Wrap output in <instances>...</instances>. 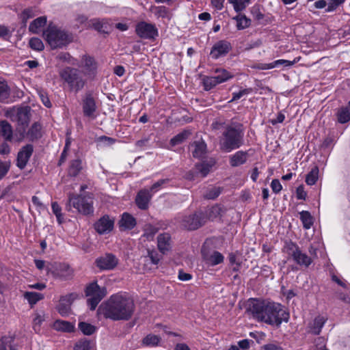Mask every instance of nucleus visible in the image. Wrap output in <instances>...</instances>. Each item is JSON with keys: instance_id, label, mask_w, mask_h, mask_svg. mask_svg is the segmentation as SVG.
I'll return each instance as SVG.
<instances>
[{"instance_id": "nucleus-1", "label": "nucleus", "mask_w": 350, "mask_h": 350, "mask_svg": "<svg viewBox=\"0 0 350 350\" xmlns=\"http://www.w3.org/2000/svg\"><path fill=\"white\" fill-rule=\"evenodd\" d=\"M246 312L255 320L269 325H280L282 321L287 322L289 314L280 304L268 302L259 299H250Z\"/></svg>"}, {"instance_id": "nucleus-2", "label": "nucleus", "mask_w": 350, "mask_h": 350, "mask_svg": "<svg viewBox=\"0 0 350 350\" xmlns=\"http://www.w3.org/2000/svg\"><path fill=\"white\" fill-rule=\"evenodd\" d=\"M106 319L113 321H127L134 312L135 305L132 299L121 294H115L99 308Z\"/></svg>"}, {"instance_id": "nucleus-3", "label": "nucleus", "mask_w": 350, "mask_h": 350, "mask_svg": "<svg viewBox=\"0 0 350 350\" xmlns=\"http://www.w3.org/2000/svg\"><path fill=\"white\" fill-rule=\"evenodd\" d=\"M244 144V132L241 125H228L219 137V145L221 151L230 152Z\"/></svg>"}, {"instance_id": "nucleus-4", "label": "nucleus", "mask_w": 350, "mask_h": 350, "mask_svg": "<svg viewBox=\"0 0 350 350\" xmlns=\"http://www.w3.org/2000/svg\"><path fill=\"white\" fill-rule=\"evenodd\" d=\"M43 36L52 49L62 48L73 40L72 33L52 25L46 28Z\"/></svg>"}, {"instance_id": "nucleus-5", "label": "nucleus", "mask_w": 350, "mask_h": 350, "mask_svg": "<svg viewBox=\"0 0 350 350\" xmlns=\"http://www.w3.org/2000/svg\"><path fill=\"white\" fill-rule=\"evenodd\" d=\"M72 207L82 215H91L94 213L92 198L90 195L70 194L66 208L71 211Z\"/></svg>"}, {"instance_id": "nucleus-6", "label": "nucleus", "mask_w": 350, "mask_h": 350, "mask_svg": "<svg viewBox=\"0 0 350 350\" xmlns=\"http://www.w3.org/2000/svg\"><path fill=\"white\" fill-rule=\"evenodd\" d=\"M59 74L62 80L68 84L70 90L78 92L84 88L85 81L78 69L67 66L61 70Z\"/></svg>"}, {"instance_id": "nucleus-7", "label": "nucleus", "mask_w": 350, "mask_h": 350, "mask_svg": "<svg viewBox=\"0 0 350 350\" xmlns=\"http://www.w3.org/2000/svg\"><path fill=\"white\" fill-rule=\"evenodd\" d=\"M283 250L288 255L291 256L293 260L300 266L308 267L312 262V258L303 253L299 247L291 241L285 243Z\"/></svg>"}, {"instance_id": "nucleus-8", "label": "nucleus", "mask_w": 350, "mask_h": 350, "mask_svg": "<svg viewBox=\"0 0 350 350\" xmlns=\"http://www.w3.org/2000/svg\"><path fill=\"white\" fill-rule=\"evenodd\" d=\"M106 288H100L96 282L90 283L85 288V295L90 297L88 299V304L91 310L96 309L99 302L106 295Z\"/></svg>"}, {"instance_id": "nucleus-9", "label": "nucleus", "mask_w": 350, "mask_h": 350, "mask_svg": "<svg viewBox=\"0 0 350 350\" xmlns=\"http://www.w3.org/2000/svg\"><path fill=\"white\" fill-rule=\"evenodd\" d=\"M82 73L90 79H94L98 71V63L89 55H83L78 64Z\"/></svg>"}, {"instance_id": "nucleus-10", "label": "nucleus", "mask_w": 350, "mask_h": 350, "mask_svg": "<svg viewBox=\"0 0 350 350\" xmlns=\"http://www.w3.org/2000/svg\"><path fill=\"white\" fill-rule=\"evenodd\" d=\"M82 111L84 117L94 120L96 118L97 105L96 99L91 92H87L81 100Z\"/></svg>"}, {"instance_id": "nucleus-11", "label": "nucleus", "mask_w": 350, "mask_h": 350, "mask_svg": "<svg viewBox=\"0 0 350 350\" xmlns=\"http://www.w3.org/2000/svg\"><path fill=\"white\" fill-rule=\"evenodd\" d=\"M48 273H51L54 278L62 280H70L73 276L72 269L67 264L55 262L51 267H47Z\"/></svg>"}, {"instance_id": "nucleus-12", "label": "nucleus", "mask_w": 350, "mask_h": 350, "mask_svg": "<svg viewBox=\"0 0 350 350\" xmlns=\"http://www.w3.org/2000/svg\"><path fill=\"white\" fill-rule=\"evenodd\" d=\"M206 222V217L202 212H196L183 217L181 224L189 230H195L202 226Z\"/></svg>"}, {"instance_id": "nucleus-13", "label": "nucleus", "mask_w": 350, "mask_h": 350, "mask_svg": "<svg viewBox=\"0 0 350 350\" xmlns=\"http://www.w3.org/2000/svg\"><path fill=\"white\" fill-rule=\"evenodd\" d=\"M203 261L209 267H214L224 262V256L216 250L207 249L204 246L201 250Z\"/></svg>"}, {"instance_id": "nucleus-14", "label": "nucleus", "mask_w": 350, "mask_h": 350, "mask_svg": "<svg viewBox=\"0 0 350 350\" xmlns=\"http://www.w3.org/2000/svg\"><path fill=\"white\" fill-rule=\"evenodd\" d=\"M136 33L144 39H152L158 36V31L154 25L140 22L136 25Z\"/></svg>"}, {"instance_id": "nucleus-15", "label": "nucleus", "mask_w": 350, "mask_h": 350, "mask_svg": "<svg viewBox=\"0 0 350 350\" xmlns=\"http://www.w3.org/2000/svg\"><path fill=\"white\" fill-rule=\"evenodd\" d=\"M31 118V107L25 106L20 107L16 112V122L21 133H25Z\"/></svg>"}, {"instance_id": "nucleus-16", "label": "nucleus", "mask_w": 350, "mask_h": 350, "mask_svg": "<svg viewBox=\"0 0 350 350\" xmlns=\"http://www.w3.org/2000/svg\"><path fill=\"white\" fill-rule=\"evenodd\" d=\"M118 260L113 254L107 253L96 260V265L100 270H112L118 265Z\"/></svg>"}, {"instance_id": "nucleus-17", "label": "nucleus", "mask_w": 350, "mask_h": 350, "mask_svg": "<svg viewBox=\"0 0 350 350\" xmlns=\"http://www.w3.org/2000/svg\"><path fill=\"white\" fill-rule=\"evenodd\" d=\"M231 49V44L226 40H219L214 44L213 46L210 55L214 59H217L220 57L225 56Z\"/></svg>"}, {"instance_id": "nucleus-18", "label": "nucleus", "mask_w": 350, "mask_h": 350, "mask_svg": "<svg viewBox=\"0 0 350 350\" xmlns=\"http://www.w3.org/2000/svg\"><path fill=\"white\" fill-rule=\"evenodd\" d=\"M113 219H110L109 215H105L95 222L94 227L99 234H104L110 232L113 228Z\"/></svg>"}, {"instance_id": "nucleus-19", "label": "nucleus", "mask_w": 350, "mask_h": 350, "mask_svg": "<svg viewBox=\"0 0 350 350\" xmlns=\"http://www.w3.org/2000/svg\"><path fill=\"white\" fill-rule=\"evenodd\" d=\"M33 151V147L31 144H27L22 148L18 152L16 159V165L21 170H23L26 166L29 158L31 157Z\"/></svg>"}, {"instance_id": "nucleus-20", "label": "nucleus", "mask_w": 350, "mask_h": 350, "mask_svg": "<svg viewBox=\"0 0 350 350\" xmlns=\"http://www.w3.org/2000/svg\"><path fill=\"white\" fill-rule=\"evenodd\" d=\"M75 297L76 295L74 293H70L61 297L57 308L62 316L68 315L70 311V306Z\"/></svg>"}, {"instance_id": "nucleus-21", "label": "nucleus", "mask_w": 350, "mask_h": 350, "mask_svg": "<svg viewBox=\"0 0 350 350\" xmlns=\"http://www.w3.org/2000/svg\"><path fill=\"white\" fill-rule=\"evenodd\" d=\"M152 198L150 191L148 189L140 190L135 198V203L139 208L146 210L148 207V204Z\"/></svg>"}, {"instance_id": "nucleus-22", "label": "nucleus", "mask_w": 350, "mask_h": 350, "mask_svg": "<svg viewBox=\"0 0 350 350\" xmlns=\"http://www.w3.org/2000/svg\"><path fill=\"white\" fill-rule=\"evenodd\" d=\"M21 135L25 136L29 141L38 140L42 136L41 124L38 122H33L28 131H25V133H21Z\"/></svg>"}, {"instance_id": "nucleus-23", "label": "nucleus", "mask_w": 350, "mask_h": 350, "mask_svg": "<svg viewBox=\"0 0 350 350\" xmlns=\"http://www.w3.org/2000/svg\"><path fill=\"white\" fill-rule=\"evenodd\" d=\"M157 246L159 251L163 254L170 250L172 247L170 234L168 233L159 234L157 237Z\"/></svg>"}, {"instance_id": "nucleus-24", "label": "nucleus", "mask_w": 350, "mask_h": 350, "mask_svg": "<svg viewBox=\"0 0 350 350\" xmlns=\"http://www.w3.org/2000/svg\"><path fill=\"white\" fill-rule=\"evenodd\" d=\"M327 321V318L326 317L322 315L317 316L308 325L310 332L314 335H319Z\"/></svg>"}, {"instance_id": "nucleus-25", "label": "nucleus", "mask_w": 350, "mask_h": 350, "mask_svg": "<svg viewBox=\"0 0 350 350\" xmlns=\"http://www.w3.org/2000/svg\"><path fill=\"white\" fill-rule=\"evenodd\" d=\"M215 160L213 158H210L201 163H196L195 165L196 172L202 177H205L210 172L211 169L215 165Z\"/></svg>"}, {"instance_id": "nucleus-26", "label": "nucleus", "mask_w": 350, "mask_h": 350, "mask_svg": "<svg viewBox=\"0 0 350 350\" xmlns=\"http://www.w3.org/2000/svg\"><path fill=\"white\" fill-rule=\"evenodd\" d=\"M248 157V151H237L230 157V164L232 167L241 165L246 163Z\"/></svg>"}, {"instance_id": "nucleus-27", "label": "nucleus", "mask_w": 350, "mask_h": 350, "mask_svg": "<svg viewBox=\"0 0 350 350\" xmlns=\"http://www.w3.org/2000/svg\"><path fill=\"white\" fill-rule=\"evenodd\" d=\"M299 58H295L293 61L286 59H278L271 63L263 64L259 68L262 70H269L280 66H283L284 67H290L294 65L295 63H297L299 61Z\"/></svg>"}, {"instance_id": "nucleus-28", "label": "nucleus", "mask_w": 350, "mask_h": 350, "mask_svg": "<svg viewBox=\"0 0 350 350\" xmlns=\"http://www.w3.org/2000/svg\"><path fill=\"white\" fill-rule=\"evenodd\" d=\"M136 224L135 217L128 213H124L119 221L120 227L124 230H131L135 227Z\"/></svg>"}, {"instance_id": "nucleus-29", "label": "nucleus", "mask_w": 350, "mask_h": 350, "mask_svg": "<svg viewBox=\"0 0 350 350\" xmlns=\"http://www.w3.org/2000/svg\"><path fill=\"white\" fill-rule=\"evenodd\" d=\"M192 155L195 158L201 159L206 152V144L204 141H196L191 144Z\"/></svg>"}, {"instance_id": "nucleus-30", "label": "nucleus", "mask_w": 350, "mask_h": 350, "mask_svg": "<svg viewBox=\"0 0 350 350\" xmlns=\"http://www.w3.org/2000/svg\"><path fill=\"white\" fill-rule=\"evenodd\" d=\"M53 328L59 332H73L75 331V325L72 323L64 320H56L53 323Z\"/></svg>"}, {"instance_id": "nucleus-31", "label": "nucleus", "mask_w": 350, "mask_h": 350, "mask_svg": "<svg viewBox=\"0 0 350 350\" xmlns=\"http://www.w3.org/2000/svg\"><path fill=\"white\" fill-rule=\"evenodd\" d=\"M47 21L46 16H42L34 19L29 26V31L33 33H38L40 28L44 27Z\"/></svg>"}, {"instance_id": "nucleus-32", "label": "nucleus", "mask_w": 350, "mask_h": 350, "mask_svg": "<svg viewBox=\"0 0 350 350\" xmlns=\"http://www.w3.org/2000/svg\"><path fill=\"white\" fill-rule=\"evenodd\" d=\"M0 134L6 141H11L12 139V127L11 124L5 120L0 122Z\"/></svg>"}, {"instance_id": "nucleus-33", "label": "nucleus", "mask_w": 350, "mask_h": 350, "mask_svg": "<svg viewBox=\"0 0 350 350\" xmlns=\"http://www.w3.org/2000/svg\"><path fill=\"white\" fill-rule=\"evenodd\" d=\"M82 161L79 159H73L70 161L68 168V175L70 176H77L82 170Z\"/></svg>"}, {"instance_id": "nucleus-34", "label": "nucleus", "mask_w": 350, "mask_h": 350, "mask_svg": "<svg viewBox=\"0 0 350 350\" xmlns=\"http://www.w3.org/2000/svg\"><path fill=\"white\" fill-rule=\"evenodd\" d=\"M338 121L340 124H345L350 121V107H343L337 111Z\"/></svg>"}, {"instance_id": "nucleus-35", "label": "nucleus", "mask_w": 350, "mask_h": 350, "mask_svg": "<svg viewBox=\"0 0 350 350\" xmlns=\"http://www.w3.org/2000/svg\"><path fill=\"white\" fill-rule=\"evenodd\" d=\"M299 214L304 228L306 230L310 229L314 224V219L310 213L307 211H303Z\"/></svg>"}, {"instance_id": "nucleus-36", "label": "nucleus", "mask_w": 350, "mask_h": 350, "mask_svg": "<svg viewBox=\"0 0 350 350\" xmlns=\"http://www.w3.org/2000/svg\"><path fill=\"white\" fill-rule=\"evenodd\" d=\"M10 94V89L5 81H0V101L8 103Z\"/></svg>"}, {"instance_id": "nucleus-37", "label": "nucleus", "mask_w": 350, "mask_h": 350, "mask_svg": "<svg viewBox=\"0 0 350 350\" xmlns=\"http://www.w3.org/2000/svg\"><path fill=\"white\" fill-rule=\"evenodd\" d=\"M23 297L31 306L44 298V295L40 293L29 291L25 292Z\"/></svg>"}, {"instance_id": "nucleus-38", "label": "nucleus", "mask_w": 350, "mask_h": 350, "mask_svg": "<svg viewBox=\"0 0 350 350\" xmlns=\"http://www.w3.org/2000/svg\"><path fill=\"white\" fill-rule=\"evenodd\" d=\"M190 135V132L188 131H183L174 137H173L170 142V144L172 146H175L176 145L182 144L183 142H185Z\"/></svg>"}, {"instance_id": "nucleus-39", "label": "nucleus", "mask_w": 350, "mask_h": 350, "mask_svg": "<svg viewBox=\"0 0 350 350\" xmlns=\"http://www.w3.org/2000/svg\"><path fill=\"white\" fill-rule=\"evenodd\" d=\"M215 73V75H214V77H216L217 81L220 80L219 83L225 82L233 77L232 75H231L229 72L223 68L216 69Z\"/></svg>"}, {"instance_id": "nucleus-40", "label": "nucleus", "mask_w": 350, "mask_h": 350, "mask_svg": "<svg viewBox=\"0 0 350 350\" xmlns=\"http://www.w3.org/2000/svg\"><path fill=\"white\" fill-rule=\"evenodd\" d=\"M319 177V167L317 166H314L312 168L310 172L306 175V183L308 185H314Z\"/></svg>"}, {"instance_id": "nucleus-41", "label": "nucleus", "mask_w": 350, "mask_h": 350, "mask_svg": "<svg viewBox=\"0 0 350 350\" xmlns=\"http://www.w3.org/2000/svg\"><path fill=\"white\" fill-rule=\"evenodd\" d=\"M219 81L216 79L215 77H204L202 79V83L204 85V89L206 91H208L216 86L217 84H219Z\"/></svg>"}, {"instance_id": "nucleus-42", "label": "nucleus", "mask_w": 350, "mask_h": 350, "mask_svg": "<svg viewBox=\"0 0 350 350\" xmlns=\"http://www.w3.org/2000/svg\"><path fill=\"white\" fill-rule=\"evenodd\" d=\"M36 15V14L33 8H28L25 9L20 14V18L23 26H26L27 21L33 18Z\"/></svg>"}, {"instance_id": "nucleus-43", "label": "nucleus", "mask_w": 350, "mask_h": 350, "mask_svg": "<svg viewBox=\"0 0 350 350\" xmlns=\"http://www.w3.org/2000/svg\"><path fill=\"white\" fill-rule=\"evenodd\" d=\"M221 191L222 188L220 187H212L206 190L204 198L208 200H214L220 195Z\"/></svg>"}, {"instance_id": "nucleus-44", "label": "nucleus", "mask_w": 350, "mask_h": 350, "mask_svg": "<svg viewBox=\"0 0 350 350\" xmlns=\"http://www.w3.org/2000/svg\"><path fill=\"white\" fill-rule=\"evenodd\" d=\"M233 19L237 21L238 29H243L250 25V19L247 18L245 15L239 14L234 17Z\"/></svg>"}, {"instance_id": "nucleus-45", "label": "nucleus", "mask_w": 350, "mask_h": 350, "mask_svg": "<svg viewBox=\"0 0 350 350\" xmlns=\"http://www.w3.org/2000/svg\"><path fill=\"white\" fill-rule=\"evenodd\" d=\"M14 338L10 336H4L0 339V350H10L13 348L12 343Z\"/></svg>"}, {"instance_id": "nucleus-46", "label": "nucleus", "mask_w": 350, "mask_h": 350, "mask_svg": "<svg viewBox=\"0 0 350 350\" xmlns=\"http://www.w3.org/2000/svg\"><path fill=\"white\" fill-rule=\"evenodd\" d=\"M158 231V228L151 224H146L144 228L143 237H146L148 241L153 239L154 235Z\"/></svg>"}, {"instance_id": "nucleus-47", "label": "nucleus", "mask_w": 350, "mask_h": 350, "mask_svg": "<svg viewBox=\"0 0 350 350\" xmlns=\"http://www.w3.org/2000/svg\"><path fill=\"white\" fill-rule=\"evenodd\" d=\"M154 13L157 18H167L169 19L171 18L170 10L165 6L161 5L154 7Z\"/></svg>"}, {"instance_id": "nucleus-48", "label": "nucleus", "mask_w": 350, "mask_h": 350, "mask_svg": "<svg viewBox=\"0 0 350 350\" xmlns=\"http://www.w3.org/2000/svg\"><path fill=\"white\" fill-rule=\"evenodd\" d=\"M79 328L84 335H92L96 332V327L90 323L85 322H80L79 323Z\"/></svg>"}, {"instance_id": "nucleus-49", "label": "nucleus", "mask_w": 350, "mask_h": 350, "mask_svg": "<svg viewBox=\"0 0 350 350\" xmlns=\"http://www.w3.org/2000/svg\"><path fill=\"white\" fill-rule=\"evenodd\" d=\"M228 2L233 5L234 9L237 12H239L245 9L250 3V0H228Z\"/></svg>"}, {"instance_id": "nucleus-50", "label": "nucleus", "mask_w": 350, "mask_h": 350, "mask_svg": "<svg viewBox=\"0 0 350 350\" xmlns=\"http://www.w3.org/2000/svg\"><path fill=\"white\" fill-rule=\"evenodd\" d=\"M161 338L157 335L148 334L142 340L146 346H157L160 342Z\"/></svg>"}, {"instance_id": "nucleus-51", "label": "nucleus", "mask_w": 350, "mask_h": 350, "mask_svg": "<svg viewBox=\"0 0 350 350\" xmlns=\"http://www.w3.org/2000/svg\"><path fill=\"white\" fill-rule=\"evenodd\" d=\"M51 207L53 214L56 216L57 222L59 224H62L64 221V217L62 213V208L57 202H52Z\"/></svg>"}, {"instance_id": "nucleus-52", "label": "nucleus", "mask_w": 350, "mask_h": 350, "mask_svg": "<svg viewBox=\"0 0 350 350\" xmlns=\"http://www.w3.org/2000/svg\"><path fill=\"white\" fill-rule=\"evenodd\" d=\"M223 212L222 208L219 205L213 206L208 211V216L209 219H214L220 216Z\"/></svg>"}, {"instance_id": "nucleus-53", "label": "nucleus", "mask_w": 350, "mask_h": 350, "mask_svg": "<svg viewBox=\"0 0 350 350\" xmlns=\"http://www.w3.org/2000/svg\"><path fill=\"white\" fill-rule=\"evenodd\" d=\"M29 44L33 50L40 51L44 49L43 42L40 38H32L30 39Z\"/></svg>"}, {"instance_id": "nucleus-54", "label": "nucleus", "mask_w": 350, "mask_h": 350, "mask_svg": "<svg viewBox=\"0 0 350 350\" xmlns=\"http://www.w3.org/2000/svg\"><path fill=\"white\" fill-rule=\"evenodd\" d=\"M345 2V0H329L328 3H327V8L325 9V12H332L337 9V8L342 4Z\"/></svg>"}, {"instance_id": "nucleus-55", "label": "nucleus", "mask_w": 350, "mask_h": 350, "mask_svg": "<svg viewBox=\"0 0 350 350\" xmlns=\"http://www.w3.org/2000/svg\"><path fill=\"white\" fill-rule=\"evenodd\" d=\"M146 258H149L151 262L156 265L159 263V262L161 260V256L158 254V252L156 250H148V255Z\"/></svg>"}, {"instance_id": "nucleus-56", "label": "nucleus", "mask_w": 350, "mask_h": 350, "mask_svg": "<svg viewBox=\"0 0 350 350\" xmlns=\"http://www.w3.org/2000/svg\"><path fill=\"white\" fill-rule=\"evenodd\" d=\"M75 350H91L90 341L86 339L79 340L76 343Z\"/></svg>"}, {"instance_id": "nucleus-57", "label": "nucleus", "mask_w": 350, "mask_h": 350, "mask_svg": "<svg viewBox=\"0 0 350 350\" xmlns=\"http://www.w3.org/2000/svg\"><path fill=\"white\" fill-rule=\"evenodd\" d=\"M10 168V161H3L0 160V180H1L8 174Z\"/></svg>"}, {"instance_id": "nucleus-58", "label": "nucleus", "mask_w": 350, "mask_h": 350, "mask_svg": "<svg viewBox=\"0 0 350 350\" xmlns=\"http://www.w3.org/2000/svg\"><path fill=\"white\" fill-rule=\"evenodd\" d=\"M252 92V88H245V89H243V90H241L238 92H234L232 94V98L230 100V102H233L234 100H239L243 96L247 95V94H250Z\"/></svg>"}, {"instance_id": "nucleus-59", "label": "nucleus", "mask_w": 350, "mask_h": 350, "mask_svg": "<svg viewBox=\"0 0 350 350\" xmlns=\"http://www.w3.org/2000/svg\"><path fill=\"white\" fill-rule=\"evenodd\" d=\"M251 12L253 18L258 23H260L263 20L265 15L260 12V9L257 7H253Z\"/></svg>"}, {"instance_id": "nucleus-60", "label": "nucleus", "mask_w": 350, "mask_h": 350, "mask_svg": "<svg viewBox=\"0 0 350 350\" xmlns=\"http://www.w3.org/2000/svg\"><path fill=\"white\" fill-rule=\"evenodd\" d=\"M38 95H39V97L40 98V100H42L43 105L48 107V108H50L51 107L52 105H51V103L50 101V99L47 95V94L43 91H40L38 92Z\"/></svg>"}, {"instance_id": "nucleus-61", "label": "nucleus", "mask_w": 350, "mask_h": 350, "mask_svg": "<svg viewBox=\"0 0 350 350\" xmlns=\"http://www.w3.org/2000/svg\"><path fill=\"white\" fill-rule=\"evenodd\" d=\"M11 34V31L8 27L0 25V38L5 40L7 38L10 37Z\"/></svg>"}, {"instance_id": "nucleus-62", "label": "nucleus", "mask_w": 350, "mask_h": 350, "mask_svg": "<svg viewBox=\"0 0 350 350\" xmlns=\"http://www.w3.org/2000/svg\"><path fill=\"white\" fill-rule=\"evenodd\" d=\"M263 350H284L279 344L276 342L268 343L262 347Z\"/></svg>"}, {"instance_id": "nucleus-63", "label": "nucleus", "mask_w": 350, "mask_h": 350, "mask_svg": "<svg viewBox=\"0 0 350 350\" xmlns=\"http://www.w3.org/2000/svg\"><path fill=\"white\" fill-rule=\"evenodd\" d=\"M271 187L275 193H278L282 189V185L278 179H273L271 181Z\"/></svg>"}, {"instance_id": "nucleus-64", "label": "nucleus", "mask_w": 350, "mask_h": 350, "mask_svg": "<svg viewBox=\"0 0 350 350\" xmlns=\"http://www.w3.org/2000/svg\"><path fill=\"white\" fill-rule=\"evenodd\" d=\"M297 198L299 200H305L307 196L302 185L299 186L296 189Z\"/></svg>"}]
</instances>
